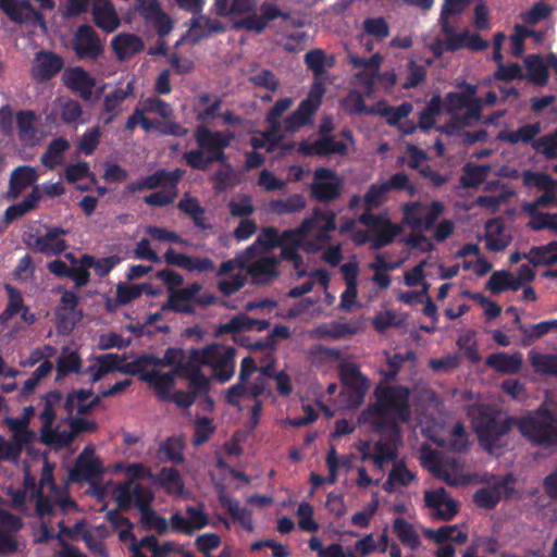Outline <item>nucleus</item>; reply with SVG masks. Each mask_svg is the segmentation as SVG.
<instances>
[{
	"label": "nucleus",
	"instance_id": "f257e3e1",
	"mask_svg": "<svg viewBox=\"0 0 557 557\" xmlns=\"http://www.w3.org/2000/svg\"><path fill=\"white\" fill-rule=\"evenodd\" d=\"M336 228V213L315 208L309 218L294 228L278 234L273 227L263 228L256 242L239 253L235 259L221 264V272L226 273L237 268L245 269L246 273L256 283H268L278 275L276 265L278 259L272 253L274 247L282 249V257L292 262L297 275L304 276L306 268L297 250L307 252L321 250L329 242V232Z\"/></svg>",
	"mask_w": 557,
	"mask_h": 557
},
{
	"label": "nucleus",
	"instance_id": "f03ea898",
	"mask_svg": "<svg viewBox=\"0 0 557 557\" xmlns=\"http://www.w3.org/2000/svg\"><path fill=\"white\" fill-rule=\"evenodd\" d=\"M481 445L492 455H498L505 445V436L512 425H517L520 433L537 445L557 444V421L547 410H539L520 420L491 419L485 422H473Z\"/></svg>",
	"mask_w": 557,
	"mask_h": 557
},
{
	"label": "nucleus",
	"instance_id": "7ed1b4c3",
	"mask_svg": "<svg viewBox=\"0 0 557 557\" xmlns=\"http://www.w3.org/2000/svg\"><path fill=\"white\" fill-rule=\"evenodd\" d=\"M235 349L221 344L209 345L201 349L185 352L182 349H168L162 363L170 366L174 371H185L196 382L199 389H206L208 380L199 375L201 368L208 367L213 375L222 383L228 381L235 370Z\"/></svg>",
	"mask_w": 557,
	"mask_h": 557
},
{
	"label": "nucleus",
	"instance_id": "20e7f679",
	"mask_svg": "<svg viewBox=\"0 0 557 557\" xmlns=\"http://www.w3.org/2000/svg\"><path fill=\"white\" fill-rule=\"evenodd\" d=\"M376 403L359 417L360 424H368L377 432H384L396 421L406 422L410 418L408 406L409 391L401 386H380L375 389Z\"/></svg>",
	"mask_w": 557,
	"mask_h": 557
},
{
	"label": "nucleus",
	"instance_id": "39448f33",
	"mask_svg": "<svg viewBox=\"0 0 557 557\" xmlns=\"http://www.w3.org/2000/svg\"><path fill=\"white\" fill-rule=\"evenodd\" d=\"M476 87L467 85L465 92H449L445 98V111L450 115L449 121L441 128L449 136H455L468 127L472 121H478L483 107V100L476 96Z\"/></svg>",
	"mask_w": 557,
	"mask_h": 557
},
{
	"label": "nucleus",
	"instance_id": "423d86ee",
	"mask_svg": "<svg viewBox=\"0 0 557 557\" xmlns=\"http://www.w3.org/2000/svg\"><path fill=\"white\" fill-rule=\"evenodd\" d=\"M420 461L435 478L450 486H463L475 480L465 465L450 458L441 460L437 453L426 446L420 449Z\"/></svg>",
	"mask_w": 557,
	"mask_h": 557
},
{
	"label": "nucleus",
	"instance_id": "0eeeda50",
	"mask_svg": "<svg viewBox=\"0 0 557 557\" xmlns=\"http://www.w3.org/2000/svg\"><path fill=\"white\" fill-rule=\"evenodd\" d=\"M349 61L356 70L352 79L354 85L363 89L367 95L373 92L375 81L385 89L392 88L396 83L394 70L377 75V70L382 62V58L377 53L371 55L370 59H366L358 52H349Z\"/></svg>",
	"mask_w": 557,
	"mask_h": 557
},
{
	"label": "nucleus",
	"instance_id": "6e6552de",
	"mask_svg": "<svg viewBox=\"0 0 557 557\" xmlns=\"http://www.w3.org/2000/svg\"><path fill=\"white\" fill-rule=\"evenodd\" d=\"M134 9L143 18L147 28L154 35H170L174 28V20L166 13L159 0H134Z\"/></svg>",
	"mask_w": 557,
	"mask_h": 557
},
{
	"label": "nucleus",
	"instance_id": "1a4fd4ad",
	"mask_svg": "<svg viewBox=\"0 0 557 557\" xmlns=\"http://www.w3.org/2000/svg\"><path fill=\"white\" fill-rule=\"evenodd\" d=\"M60 294V301L54 308V323L60 333L67 334L83 318L82 311L77 308L79 297L76 293L63 288H57Z\"/></svg>",
	"mask_w": 557,
	"mask_h": 557
},
{
	"label": "nucleus",
	"instance_id": "9d476101",
	"mask_svg": "<svg viewBox=\"0 0 557 557\" xmlns=\"http://www.w3.org/2000/svg\"><path fill=\"white\" fill-rule=\"evenodd\" d=\"M277 17H282L285 23L290 21V24L296 27L302 25L300 18H292L288 13L282 12L276 5L264 2L261 4L259 13L248 14L235 21L233 27L235 30L261 32L269 22Z\"/></svg>",
	"mask_w": 557,
	"mask_h": 557
},
{
	"label": "nucleus",
	"instance_id": "9b49d317",
	"mask_svg": "<svg viewBox=\"0 0 557 557\" xmlns=\"http://www.w3.org/2000/svg\"><path fill=\"white\" fill-rule=\"evenodd\" d=\"M421 430L426 438L440 446L448 447L456 451H461L468 446L465 429L459 423H455L451 426L434 423L433 426H429L426 423L421 422Z\"/></svg>",
	"mask_w": 557,
	"mask_h": 557
},
{
	"label": "nucleus",
	"instance_id": "f8f14e48",
	"mask_svg": "<svg viewBox=\"0 0 557 557\" xmlns=\"http://www.w3.org/2000/svg\"><path fill=\"white\" fill-rule=\"evenodd\" d=\"M324 94V84L320 79H315L307 98L299 104L297 110L286 119V129L295 132L309 123L311 115L319 109Z\"/></svg>",
	"mask_w": 557,
	"mask_h": 557
},
{
	"label": "nucleus",
	"instance_id": "ddd939ff",
	"mask_svg": "<svg viewBox=\"0 0 557 557\" xmlns=\"http://www.w3.org/2000/svg\"><path fill=\"white\" fill-rule=\"evenodd\" d=\"M0 10L15 23L39 27L44 33L48 30L44 15L27 0H0Z\"/></svg>",
	"mask_w": 557,
	"mask_h": 557
},
{
	"label": "nucleus",
	"instance_id": "4468645a",
	"mask_svg": "<svg viewBox=\"0 0 557 557\" xmlns=\"http://www.w3.org/2000/svg\"><path fill=\"white\" fill-rule=\"evenodd\" d=\"M344 186V178L336 172L319 168L314 171L311 185L312 196L323 202H330L341 197Z\"/></svg>",
	"mask_w": 557,
	"mask_h": 557
},
{
	"label": "nucleus",
	"instance_id": "2eb2a0df",
	"mask_svg": "<svg viewBox=\"0 0 557 557\" xmlns=\"http://www.w3.org/2000/svg\"><path fill=\"white\" fill-rule=\"evenodd\" d=\"M341 376L344 384L342 396L345 397L348 407L359 406L369 389L367 379L352 363H345L341 368Z\"/></svg>",
	"mask_w": 557,
	"mask_h": 557
},
{
	"label": "nucleus",
	"instance_id": "dca6fc26",
	"mask_svg": "<svg viewBox=\"0 0 557 557\" xmlns=\"http://www.w3.org/2000/svg\"><path fill=\"white\" fill-rule=\"evenodd\" d=\"M8 425L13 433V440L0 438V460H16L21 449L29 444L36 435L27 429L25 419H10Z\"/></svg>",
	"mask_w": 557,
	"mask_h": 557
},
{
	"label": "nucleus",
	"instance_id": "f3484780",
	"mask_svg": "<svg viewBox=\"0 0 557 557\" xmlns=\"http://www.w3.org/2000/svg\"><path fill=\"white\" fill-rule=\"evenodd\" d=\"M195 137L199 148L206 150L214 161L223 162L226 159L223 149L230 146L235 138V134L230 131L213 132L206 127H198Z\"/></svg>",
	"mask_w": 557,
	"mask_h": 557
},
{
	"label": "nucleus",
	"instance_id": "a211bd4d",
	"mask_svg": "<svg viewBox=\"0 0 557 557\" xmlns=\"http://www.w3.org/2000/svg\"><path fill=\"white\" fill-rule=\"evenodd\" d=\"M202 285L200 283H191L186 287L171 290L169 295L166 307L177 312L188 313L191 312L190 301L207 306L214 301V297L211 295H202L197 298L200 293Z\"/></svg>",
	"mask_w": 557,
	"mask_h": 557
},
{
	"label": "nucleus",
	"instance_id": "6ab92c4d",
	"mask_svg": "<svg viewBox=\"0 0 557 557\" xmlns=\"http://www.w3.org/2000/svg\"><path fill=\"white\" fill-rule=\"evenodd\" d=\"M360 222L368 227L375 248L389 244L400 232V227L393 224L386 215L375 216L366 213L360 216Z\"/></svg>",
	"mask_w": 557,
	"mask_h": 557
},
{
	"label": "nucleus",
	"instance_id": "aec40b11",
	"mask_svg": "<svg viewBox=\"0 0 557 557\" xmlns=\"http://www.w3.org/2000/svg\"><path fill=\"white\" fill-rule=\"evenodd\" d=\"M424 504L431 516L437 520H450L458 511V504L444 488L424 492Z\"/></svg>",
	"mask_w": 557,
	"mask_h": 557
},
{
	"label": "nucleus",
	"instance_id": "412c9836",
	"mask_svg": "<svg viewBox=\"0 0 557 557\" xmlns=\"http://www.w3.org/2000/svg\"><path fill=\"white\" fill-rule=\"evenodd\" d=\"M382 435L388 434L391 436L389 442H385L383 438L375 443L373 462L381 474L383 473L384 466L387 462L396 461L398 457V447L401 444L400 432L397 425L391 424V428H385L384 432H380Z\"/></svg>",
	"mask_w": 557,
	"mask_h": 557
},
{
	"label": "nucleus",
	"instance_id": "4be33fe9",
	"mask_svg": "<svg viewBox=\"0 0 557 557\" xmlns=\"http://www.w3.org/2000/svg\"><path fill=\"white\" fill-rule=\"evenodd\" d=\"M66 234H69V231L65 228L49 227L42 235L32 236L28 245L36 252L47 256L60 255L67 248V244L63 238Z\"/></svg>",
	"mask_w": 557,
	"mask_h": 557
},
{
	"label": "nucleus",
	"instance_id": "5701e85b",
	"mask_svg": "<svg viewBox=\"0 0 557 557\" xmlns=\"http://www.w3.org/2000/svg\"><path fill=\"white\" fill-rule=\"evenodd\" d=\"M138 125H140L146 132L158 129L165 135L182 136L186 134V129L175 122H169L163 125L159 120L149 119L145 113H143L140 107L137 104L133 114L126 121V128L133 131Z\"/></svg>",
	"mask_w": 557,
	"mask_h": 557
},
{
	"label": "nucleus",
	"instance_id": "b1692460",
	"mask_svg": "<svg viewBox=\"0 0 557 557\" xmlns=\"http://www.w3.org/2000/svg\"><path fill=\"white\" fill-rule=\"evenodd\" d=\"M513 190L498 181H491L484 185V194L479 196L474 203L491 212L498 210L513 196Z\"/></svg>",
	"mask_w": 557,
	"mask_h": 557
},
{
	"label": "nucleus",
	"instance_id": "393cba45",
	"mask_svg": "<svg viewBox=\"0 0 557 557\" xmlns=\"http://www.w3.org/2000/svg\"><path fill=\"white\" fill-rule=\"evenodd\" d=\"M63 84L71 90L76 91L85 100L92 99L95 79L82 67H67L62 73Z\"/></svg>",
	"mask_w": 557,
	"mask_h": 557
},
{
	"label": "nucleus",
	"instance_id": "a878e982",
	"mask_svg": "<svg viewBox=\"0 0 557 557\" xmlns=\"http://www.w3.org/2000/svg\"><path fill=\"white\" fill-rule=\"evenodd\" d=\"M187 517L176 512L171 517V529L185 534H193L195 531L208 524V517L201 506L187 507Z\"/></svg>",
	"mask_w": 557,
	"mask_h": 557
},
{
	"label": "nucleus",
	"instance_id": "bb28decb",
	"mask_svg": "<svg viewBox=\"0 0 557 557\" xmlns=\"http://www.w3.org/2000/svg\"><path fill=\"white\" fill-rule=\"evenodd\" d=\"M168 264L176 265L184 270L197 273H205L214 270V262L209 258L193 257L168 249L164 253Z\"/></svg>",
	"mask_w": 557,
	"mask_h": 557
},
{
	"label": "nucleus",
	"instance_id": "cd10ccee",
	"mask_svg": "<svg viewBox=\"0 0 557 557\" xmlns=\"http://www.w3.org/2000/svg\"><path fill=\"white\" fill-rule=\"evenodd\" d=\"M483 239L488 250L500 251L510 245L512 237L500 219H493L485 223Z\"/></svg>",
	"mask_w": 557,
	"mask_h": 557
},
{
	"label": "nucleus",
	"instance_id": "c85d7f7f",
	"mask_svg": "<svg viewBox=\"0 0 557 557\" xmlns=\"http://www.w3.org/2000/svg\"><path fill=\"white\" fill-rule=\"evenodd\" d=\"M486 366L493 371L504 374L513 375L520 372L523 366V357L521 352H495L485 359Z\"/></svg>",
	"mask_w": 557,
	"mask_h": 557
},
{
	"label": "nucleus",
	"instance_id": "c756f323",
	"mask_svg": "<svg viewBox=\"0 0 557 557\" xmlns=\"http://www.w3.org/2000/svg\"><path fill=\"white\" fill-rule=\"evenodd\" d=\"M472 3V0H444L441 13L440 25L443 35H471L469 32L456 33L453 26V17L461 15Z\"/></svg>",
	"mask_w": 557,
	"mask_h": 557
},
{
	"label": "nucleus",
	"instance_id": "7c9ffc66",
	"mask_svg": "<svg viewBox=\"0 0 557 557\" xmlns=\"http://www.w3.org/2000/svg\"><path fill=\"white\" fill-rule=\"evenodd\" d=\"M92 16L96 25L106 33H111L120 25V18L110 0H94Z\"/></svg>",
	"mask_w": 557,
	"mask_h": 557
},
{
	"label": "nucleus",
	"instance_id": "2f4dec72",
	"mask_svg": "<svg viewBox=\"0 0 557 557\" xmlns=\"http://www.w3.org/2000/svg\"><path fill=\"white\" fill-rule=\"evenodd\" d=\"M62 66L63 61L60 57L51 52L42 51L36 54L32 73L35 78L45 81L59 73Z\"/></svg>",
	"mask_w": 557,
	"mask_h": 557
},
{
	"label": "nucleus",
	"instance_id": "473e14b6",
	"mask_svg": "<svg viewBox=\"0 0 557 557\" xmlns=\"http://www.w3.org/2000/svg\"><path fill=\"white\" fill-rule=\"evenodd\" d=\"M38 180L37 171L32 166H18L10 176L8 198L16 199L27 187L34 185Z\"/></svg>",
	"mask_w": 557,
	"mask_h": 557
},
{
	"label": "nucleus",
	"instance_id": "72a5a7b5",
	"mask_svg": "<svg viewBox=\"0 0 557 557\" xmlns=\"http://www.w3.org/2000/svg\"><path fill=\"white\" fill-rule=\"evenodd\" d=\"M524 257L534 267L557 265V242H552L542 247H534ZM545 275L548 277H557V268L548 270Z\"/></svg>",
	"mask_w": 557,
	"mask_h": 557
},
{
	"label": "nucleus",
	"instance_id": "f704fd0d",
	"mask_svg": "<svg viewBox=\"0 0 557 557\" xmlns=\"http://www.w3.org/2000/svg\"><path fill=\"white\" fill-rule=\"evenodd\" d=\"M300 149L308 156H326L331 153L346 154L348 151V145L344 141H336L333 137H323L314 143L301 144Z\"/></svg>",
	"mask_w": 557,
	"mask_h": 557
},
{
	"label": "nucleus",
	"instance_id": "c9c22d12",
	"mask_svg": "<svg viewBox=\"0 0 557 557\" xmlns=\"http://www.w3.org/2000/svg\"><path fill=\"white\" fill-rule=\"evenodd\" d=\"M79 60L96 59L103 50V44L99 37H70L66 41Z\"/></svg>",
	"mask_w": 557,
	"mask_h": 557
},
{
	"label": "nucleus",
	"instance_id": "e433bc0d",
	"mask_svg": "<svg viewBox=\"0 0 557 557\" xmlns=\"http://www.w3.org/2000/svg\"><path fill=\"white\" fill-rule=\"evenodd\" d=\"M120 369V360L116 355L106 354L92 359L89 367L86 369V373L92 382H97Z\"/></svg>",
	"mask_w": 557,
	"mask_h": 557
},
{
	"label": "nucleus",
	"instance_id": "4c0bfd02",
	"mask_svg": "<svg viewBox=\"0 0 557 557\" xmlns=\"http://www.w3.org/2000/svg\"><path fill=\"white\" fill-rule=\"evenodd\" d=\"M143 380L147 382L148 385L157 392L160 398L168 399L170 397L174 384L172 371H147L143 374Z\"/></svg>",
	"mask_w": 557,
	"mask_h": 557
},
{
	"label": "nucleus",
	"instance_id": "58836bf2",
	"mask_svg": "<svg viewBox=\"0 0 557 557\" xmlns=\"http://www.w3.org/2000/svg\"><path fill=\"white\" fill-rule=\"evenodd\" d=\"M445 41H440L434 48V53L441 55L446 50H457L467 47L471 50L479 51L487 47V42L482 37H444Z\"/></svg>",
	"mask_w": 557,
	"mask_h": 557
},
{
	"label": "nucleus",
	"instance_id": "ea45409f",
	"mask_svg": "<svg viewBox=\"0 0 557 557\" xmlns=\"http://www.w3.org/2000/svg\"><path fill=\"white\" fill-rule=\"evenodd\" d=\"M97 403L98 398L92 397L90 389H75L67 395L65 408L70 413L83 414L88 412Z\"/></svg>",
	"mask_w": 557,
	"mask_h": 557
},
{
	"label": "nucleus",
	"instance_id": "a19ab883",
	"mask_svg": "<svg viewBox=\"0 0 557 557\" xmlns=\"http://www.w3.org/2000/svg\"><path fill=\"white\" fill-rule=\"evenodd\" d=\"M18 138L27 146H35L40 137L36 128V116L33 112H20L16 115Z\"/></svg>",
	"mask_w": 557,
	"mask_h": 557
},
{
	"label": "nucleus",
	"instance_id": "79ce46f5",
	"mask_svg": "<svg viewBox=\"0 0 557 557\" xmlns=\"http://www.w3.org/2000/svg\"><path fill=\"white\" fill-rule=\"evenodd\" d=\"M541 133L539 123L525 124L518 129H504L497 134V139L507 141L511 145L528 144Z\"/></svg>",
	"mask_w": 557,
	"mask_h": 557
},
{
	"label": "nucleus",
	"instance_id": "37998d69",
	"mask_svg": "<svg viewBox=\"0 0 557 557\" xmlns=\"http://www.w3.org/2000/svg\"><path fill=\"white\" fill-rule=\"evenodd\" d=\"M52 110L54 116L59 114L66 124L78 122L83 115L81 104L65 96L59 97L52 102Z\"/></svg>",
	"mask_w": 557,
	"mask_h": 557
},
{
	"label": "nucleus",
	"instance_id": "c03bdc74",
	"mask_svg": "<svg viewBox=\"0 0 557 557\" xmlns=\"http://www.w3.org/2000/svg\"><path fill=\"white\" fill-rule=\"evenodd\" d=\"M132 498L140 510L150 506V503L153 499V494L150 490L139 484H135L131 491L128 488L120 490L117 495L120 506H128L132 502Z\"/></svg>",
	"mask_w": 557,
	"mask_h": 557
},
{
	"label": "nucleus",
	"instance_id": "a18cd8bd",
	"mask_svg": "<svg viewBox=\"0 0 557 557\" xmlns=\"http://www.w3.org/2000/svg\"><path fill=\"white\" fill-rule=\"evenodd\" d=\"M42 440L58 447L70 444L76 436L72 421L58 424L53 428H46L41 431Z\"/></svg>",
	"mask_w": 557,
	"mask_h": 557
},
{
	"label": "nucleus",
	"instance_id": "49530a36",
	"mask_svg": "<svg viewBox=\"0 0 557 557\" xmlns=\"http://www.w3.org/2000/svg\"><path fill=\"white\" fill-rule=\"evenodd\" d=\"M42 198L40 189L38 186H35L33 190L28 194L25 200L10 206L4 212L5 223L9 224L13 220L25 215L26 213L35 210L37 208V203Z\"/></svg>",
	"mask_w": 557,
	"mask_h": 557
},
{
	"label": "nucleus",
	"instance_id": "de8ad7c7",
	"mask_svg": "<svg viewBox=\"0 0 557 557\" xmlns=\"http://www.w3.org/2000/svg\"><path fill=\"white\" fill-rule=\"evenodd\" d=\"M42 462L44 467L41 480L39 488L36 492V509L41 518L51 515V508L49 505L46 506L45 497L48 493H50V486H54L52 483V468L46 460H42Z\"/></svg>",
	"mask_w": 557,
	"mask_h": 557
},
{
	"label": "nucleus",
	"instance_id": "09e8293b",
	"mask_svg": "<svg viewBox=\"0 0 557 557\" xmlns=\"http://www.w3.org/2000/svg\"><path fill=\"white\" fill-rule=\"evenodd\" d=\"M157 295L158 293L152 289L149 284H126L121 283L116 286L115 302L117 305H127L137 299L143 294Z\"/></svg>",
	"mask_w": 557,
	"mask_h": 557
},
{
	"label": "nucleus",
	"instance_id": "8fccbe9b",
	"mask_svg": "<svg viewBox=\"0 0 557 557\" xmlns=\"http://www.w3.org/2000/svg\"><path fill=\"white\" fill-rule=\"evenodd\" d=\"M70 148V143L64 138H57L52 140L46 152L41 156V163L49 168L55 169L63 163L64 152Z\"/></svg>",
	"mask_w": 557,
	"mask_h": 557
},
{
	"label": "nucleus",
	"instance_id": "3c124183",
	"mask_svg": "<svg viewBox=\"0 0 557 557\" xmlns=\"http://www.w3.org/2000/svg\"><path fill=\"white\" fill-rule=\"evenodd\" d=\"M434 276V273L430 269V258L422 260L412 269L404 272V283L408 287L420 286L424 288V285H430L426 282V277Z\"/></svg>",
	"mask_w": 557,
	"mask_h": 557
},
{
	"label": "nucleus",
	"instance_id": "603ef678",
	"mask_svg": "<svg viewBox=\"0 0 557 557\" xmlns=\"http://www.w3.org/2000/svg\"><path fill=\"white\" fill-rule=\"evenodd\" d=\"M138 106L140 107L143 113L146 114V116L149 114H154L164 121L161 122L163 125L171 122L170 120L173 116V109L166 102L156 97H149L147 99L140 100Z\"/></svg>",
	"mask_w": 557,
	"mask_h": 557
},
{
	"label": "nucleus",
	"instance_id": "864d4df0",
	"mask_svg": "<svg viewBox=\"0 0 557 557\" xmlns=\"http://www.w3.org/2000/svg\"><path fill=\"white\" fill-rule=\"evenodd\" d=\"M243 269H235L233 271H227L226 273H222L221 269L218 272L219 276V289L224 295H232L239 290L246 281V276L242 272Z\"/></svg>",
	"mask_w": 557,
	"mask_h": 557
},
{
	"label": "nucleus",
	"instance_id": "5fc2aeb1",
	"mask_svg": "<svg viewBox=\"0 0 557 557\" xmlns=\"http://www.w3.org/2000/svg\"><path fill=\"white\" fill-rule=\"evenodd\" d=\"M393 531L398 540L407 547L416 549L420 546V537L413 525L401 518H397L393 523Z\"/></svg>",
	"mask_w": 557,
	"mask_h": 557
},
{
	"label": "nucleus",
	"instance_id": "6e6d98bb",
	"mask_svg": "<svg viewBox=\"0 0 557 557\" xmlns=\"http://www.w3.org/2000/svg\"><path fill=\"white\" fill-rule=\"evenodd\" d=\"M554 329H557V320L542 321L530 326H525L523 324L519 325V331L522 334L523 345H530Z\"/></svg>",
	"mask_w": 557,
	"mask_h": 557
},
{
	"label": "nucleus",
	"instance_id": "4d7b16f0",
	"mask_svg": "<svg viewBox=\"0 0 557 557\" xmlns=\"http://www.w3.org/2000/svg\"><path fill=\"white\" fill-rule=\"evenodd\" d=\"M305 62L311 69L315 77H320L327 69L334 65V57L325 54L320 49H314L306 53Z\"/></svg>",
	"mask_w": 557,
	"mask_h": 557
},
{
	"label": "nucleus",
	"instance_id": "13d9d810",
	"mask_svg": "<svg viewBox=\"0 0 557 557\" xmlns=\"http://www.w3.org/2000/svg\"><path fill=\"white\" fill-rule=\"evenodd\" d=\"M111 45L120 60L126 59L144 48L140 37H113Z\"/></svg>",
	"mask_w": 557,
	"mask_h": 557
},
{
	"label": "nucleus",
	"instance_id": "bf43d9fd",
	"mask_svg": "<svg viewBox=\"0 0 557 557\" xmlns=\"http://www.w3.org/2000/svg\"><path fill=\"white\" fill-rule=\"evenodd\" d=\"M269 327V322L265 320H255L249 318L248 315L240 314L227 323L223 324L221 327L222 332H239L246 330L257 329L259 331L265 330Z\"/></svg>",
	"mask_w": 557,
	"mask_h": 557
},
{
	"label": "nucleus",
	"instance_id": "052dcab7",
	"mask_svg": "<svg viewBox=\"0 0 557 557\" xmlns=\"http://www.w3.org/2000/svg\"><path fill=\"white\" fill-rule=\"evenodd\" d=\"M414 478V474L407 469L404 462H395L387 481L384 483V488L387 492H393L399 485L410 484Z\"/></svg>",
	"mask_w": 557,
	"mask_h": 557
},
{
	"label": "nucleus",
	"instance_id": "680f3d73",
	"mask_svg": "<svg viewBox=\"0 0 557 557\" xmlns=\"http://www.w3.org/2000/svg\"><path fill=\"white\" fill-rule=\"evenodd\" d=\"M140 511V522L146 530H154L160 534L166 533L171 529V521L157 513L150 506Z\"/></svg>",
	"mask_w": 557,
	"mask_h": 557
},
{
	"label": "nucleus",
	"instance_id": "e2e57ef3",
	"mask_svg": "<svg viewBox=\"0 0 557 557\" xmlns=\"http://www.w3.org/2000/svg\"><path fill=\"white\" fill-rule=\"evenodd\" d=\"M354 331L346 323L331 322L319 325L312 331V335L321 339H337L343 338Z\"/></svg>",
	"mask_w": 557,
	"mask_h": 557
},
{
	"label": "nucleus",
	"instance_id": "0e129e2a",
	"mask_svg": "<svg viewBox=\"0 0 557 557\" xmlns=\"http://www.w3.org/2000/svg\"><path fill=\"white\" fill-rule=\"evenodd\" d=\"M57 367L59 376L71 372L79 373L82 360L78 352L70 347L63 348L58 359Z\"/></svg>",
	"mask_w": 557,
	"mask_h": 557
},
{
	"label": "nucleus",
	"instance_id": "69168bd1",
	"mask_svg": "<svg viewBox=\"0 0 557 557\" xmlns=\"http://www.w3.org/2000/svg\"><path fill=\"white\" fill-rule=\"evenodd\" d=\"M520 287L521 282H518L515 275L508 272H495L487 281V288L496 294Z\"/></svg>",
	"mask_w": 557,
	"mask_h": 557
},
{
	"label": "nucleus",
	"instance_id": "338daca9",
	"mask_svg": "<svg viewBox=\"0 0 557 557\" xmlns=\"http://www.w3.org/2000/svg\"><path fill=\"white\" fill-rule=\"evenodd\" d=\"M530 361L534 370L542 374L557 375V356L541 354L535 350L529 352Z\"/></svg>",
	"mask_w": 557,
	"mask_h": 557
},
{
	"label": "nucleus",
	"instance_id": "774afa93",
	"mask_svg": "<svg viewBox=\"0 0 557 557\" xmlns=\"http://www.w3.org/2000/svg\"><path fill=\"white\" fill-rule=\"evenodd\" d=\"M153 481H158L159 484L170 494L181 495L183 493V481L178 472L172 468L162 469L158 478H154Z\"/></svg>",
	"mask_w": 557,
	"mask_h": 557
}]
</instances>
